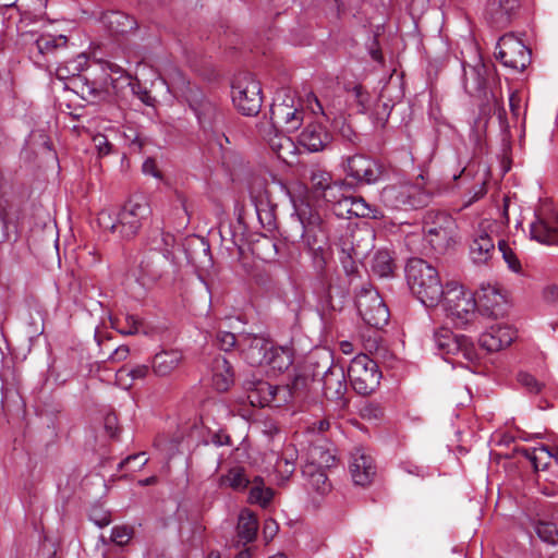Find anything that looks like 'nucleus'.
I'll use <instances>...</instances> for the list:
<instances>
[{
    "label": "nucleus",
    "mask_w": 558,
    "mask_h": 558,
    "mask_svg": "<svg viewBox=\"0 0 558 558\" xmlns=\"http://www.w3.org/2000/svg\"><path fill=\"white\" fill-rule=\"evenodd\" d=\"M348 376L357 393L368 395L379 386L381 373L374 360L366 354H360L351 361Z\"/></svg>",
    "instance_id": "nucleus-9"
},
{
    "label": "nucleus",
    "mask_w": 558,
    "mask_h": 558,
    "mask_svg": "<svg viewBox=\"0 0 558 558\" xmlns=\"http://www.w3.org/2000/svg\"><path fill=\"white\" fill-rule=\"evenodd\" d=\"M119 331L126 336L137 335L142 331L143 322L133 314H123L122 317L116 319Z\"/></svg>",
    "instance_id": "nucleus-43"
},
{
    "label": "nucleus",
    "mask_w": 558,
    "mask_h": 558,
    "mask_svg": "<svg viewBox=\"0 0 558 558\" xmlns=\"http://www.w3.org/2000/svg\"><path fill=\"white\" fill-rule=\"evenodd\" d=\"M296 457V448L293 445H288L284 447L281 456L277 458L275 471L278 474L280 481H288L294 473Z\"/></svg>",
    "instance_id": "nucleus-33"
},
{
    "label": "nucleus",
    "mask_w": 558,
    "mask_h": 558,
    "mask_svg": "<svg viewBox=\"0 0 558 558\" xmlns=\"http://www.w3.org/2000/svg\"><path fill=\"white\" fill-rule=\"evenodd\" d=\"M105 429L111 438H114L119 434L118 417L114 413H109L105 417Z\"/></svg>",
    "instance_id": "nucleus-62"
},
{
    "label": "nucleus",
    "mask_w": 558,
    "mask_h": 558,
    "mask_svg": "<svg viewBox=\"0 0 558 558\" xmlns=\"http://www.w3.org/2000/svg\"><path fill=\"white\" fill-rule=\"evenodd\" d=\"M248 400L253 405L266 407L274 401L276 387L264 380L250 381L246 384Z\"/></svg>",
    "instance_id": "nucleus-30"
},
{
    "label": "nucleus",
    "mask_w": 558,
    "mask_h": 558,
    "mask_svg": "<svg viewBox=\"0 0 558 558\" xmlns=\"http://www.w3.org/2000/svg\"><path fill=\"white\" fill-rule=\"evenodd\" d=\"M478 311L487 317L498 318L507 312V299L497 284L483 283L477 291Z\"/></svg>",
    "instance_id": "nucleus-19"
},
{
    "label": "nucleus",
    "mask_w": 558,
    "mask_h": 558,
    "mask_svg": "<svg viewBox=\"0 0 558 558\" xmlns=\"http://www.w3.org/2000/svg\"><path fill=\"white\" fill-rule=\"evenodd\" d=\"M183 354L179 350H163L155 354L151 363L153 372L160 377L169 376L182 363Z\"/></svg>",
    "instance_id": "nucleus-27"
},
{
    "label": "nucleus",
    "mask_w": 558,
    "mask_h": 558,
    "mask_svg": "<svg viewBox=\"0 0 558 558\" xmlns=\"http://www.w3.org/2000/svg\"><path fill=\"white\" fill-rule=\"evenodd\" d=\"M271 342L258 336L243 335L239 338V348L252 366H259L267 361V353Z\"/></svg>",
    "instance_id": "nucleus-21"
},
{
    "label": "nucleus",
    "mask_w": 558,
    "mask_h": 558,
    "mask_svg": "<svg viewBox=\"0 0 558 558\" xmlns=\"http://www.w3.org/2000/svg\"><path fill=\"white\" fill-rule=\"evenodd\" d=\"M335 244L340 247L339 259L345 277L353 280L357 272L356 259L360 258L361 252L357 247L352 245V242L349 239H339Z\"/></svg>",
    "instance_id": "nucleus-29"
},
{
    "label": "nucleus",
    "mask_w": 558,
    "mask_h": 558,
    "mask_svg": "<svg viewBox=\"0 0 558 558\" xmlns=\"http://www.w3.org/2000/svg\"><path fill=\"white\" fill-rule=\"evenodd\" d=\"M324 393L327 399L340 401L342 405L345 404L343 400L347 392L345 375L340 367H329L323 376Z\"/></svg>",
    "instance_id": "nucleus-24"
},
{
    "label": "nucleus",
    "mask_w": 558,
    "mask_h": 558,
    "mask_svg": "<svg viewBox=\"0 0 558 558\" xmlns=\"http://www.w3.org/2000/svg\"><path fill=\"white\" fill-rule=\"evenodd\" d=\"M150 367L145 364L135 365L132 368L122 367L118 371L119 379H122L123 376H128L131 380L144 379L149 373Z\"/></svg>",
    "instance_id": "nucleus-55"
},
{
    "label": "nucleus",
    "mask_w": 558,
    "mask_h": 558,
    "mask_svg": "<svg viewBox=\"0 0 558 558\" xmlns=\"http://www.w3.org/2000/svg\"><path fill=\"white\" fill-rule=\"evenodd\" d=\"M171 263L167 253H159L156 250L143 253L138 262L137 281L146 288L154 286L163 278L166 268Z\"/></svg>",
    "instance_id": "nucleus-15"
},
{
    "label": "nucleus",
    "mask_w": 558,
    "mask_h": 558,
    "mask_svg": "<svg viewBox=\"0 0 558 558\" xmlns=\"http://www.w3.org/2000/svg\"><path fill=\"white\" fill-rule=\"evenodd\" d=\"M542 295L547 303L558 304V284L546 286Z\"/></svg>",
    "instance_id": "nucleus-64"
},
{
    "label": "nucleus",
    "mask_w": 558,
    "mask_h": 558,
    "mask_svg": "<svg viewBox=\"0 0 558 558\" xmlns=\"http://www.w3.org/2000/svg\"><path fill=\"white\" fill-rule=\"evenodd\" d=\"M213 385L218 391H226L233 384L234 373L229 361L221 355L214 359L211 364Z\"/></svg>",
    "instance_id": "nucleus-28"
},
{
    "label": "nucleus",
    "mask_w": 558,
    "mask_h": 558,
    "mask_svg": "<svg viewBox=\"0 0 558 558\" xmlns=\"http://www.w3.org/2000/svg\"><path fill=\"white\" fill-rule=\"evenodd\" d=\"M300 223L302 227L301 238L312 254L313 264L316 269H324L327 266V246L335 241L333 220L324 218L318 211L308 208L300 210Z\"/></svg>",
    "instance_id": "nucleus-1"
},
{
    "label": "nucleus",
    "mask_w": 558,
    "mask_h": 558,
    "mask_svg": "<svg viewBox=\"0 0 558 558\" xmlns=\"http://www.w3.org/2000/svg\"><path fill=\"white\" fill-rule=\"evenodd\" d=\"M343 170L357 183L373 184L380 177L378 165L369 157L361 154L343 159Z\"/></svg>",
    "instance_id": "nucleus-18"
},
{
    "label": "nucleus",
    "mask_w": 558,
    "mask_h": 558,
    "mask_svg": "<svg viewBox=\"0 0 558 558\" xmlns=\"http://www.w3.org/2000/svg\"><path fill=\"white\" fill-rule=\"evenodd\" d=\"M316 270L318 271L320 296L325 299L331 308L337 307L333 303L335 300H338V305L341 306L353 280L348 277H341L338 274H329L326 266L323 270Z\"/></svg>",
    "instance_id": "nucleus-17"
},
{
    "label": "nucleus",
    "mask_w": 558,
    "mask_h": 558,
    "mask_svg": "<svg viewBox=\"0 0 558 558\" xmlns=\"http://www.w3.org/2000/svg\"><path fill=\"white\" fill-rule=\"evenodd\" d=\"M442 307L457 327L466 328L476 316V300L458 282H448L441 300Z\"/></svg>",
    "instance_id": "nucleus-3"
},
{
    "label": "nucleus",
    "mask_w": 558,
    "mask_h": 558,
    "mask_svg": "<svg viewBox=\"0 0 558 558\" xmlns=\"http://www.w3.org/2000/svg\"><path fill=\"white\" fill-rule=\"evenodd\" d=\"M151 214L148 201L144 196L130 198L122 209L117 214L119 233L123 238L134 236Z\"/></svg>",
    "instance_id": "nucleus-11"
},
{
    "label": "nucleus",
    "mask_w": 558,
    "mask_h": 558,
    "mask_svg": "<svg viewBox=\"0 0 558 558\" xmlns=\"http://www.w3.org/2000/svg\"><path fill=\"white\" fill-rule=\"evenodd\" d=\"M352 217L376 218V210L373 209L362 197L352 196L350 205Z\"/></svg>",
    "instance_id": "nucleus-51"
},
{
    "label": "nucleus",
    "mask_w": 558,
    "mask_h": 558,
    "mask_svg": "<svg viewBox=\"0 0 558 558\" xmlns=\"http://www.w3.org/2000/svg\"><path fill=\"white\" fill-rule=\"evenodd\" d=\"M463 87L470 95H480L486 88L487 66L477 59L474 64H462Z\"/></svg>",
    "instance_id": "nucleus-23"
},
{
    "label": "nucleus",
    "mask_w": 558,
    "mask_h": 558,
    "mask_svg": "<svg viewBox=\"0 0 558 558\" xmlns=\"http://www.w3.org/2000/svg\"><path fill=\"white\" fill-rule=\"evenodd\" d=\"M175 243V236L170 232L160 231L158 238L153 240V247L150 250H156L159 253H167L169 255V260L172 262V252L171 248Z\"/></svg>",
    "instance_id": "nucleus-48"
},
{
    "label": "nucleus",
    "mask_w": 558,
    "mask_h": 558,
    "mask_svg": "<svg viewBox=\"0 0 558 558\" xmlns=\"http://www.w3.org/2000/svg\"><path fill=\"white\" fill-rule=\"evenodd\" d=\"M349 100L357 107V111L361 113H366L369 109V95L361 85L349 90Z\"/></svg>",
    "instance_id": "nucleus-47"
},
{
    "label": "nucleus",
    "mask_w": 558,
    "mask_h": 558,
    "mask_svg": "<svg viewBox=\"0 0 558 558\" xmlns=\"http://www.w3.org/2000/svg\"><path fill=\"white\" fill-rule=\"evenodd\" d=\"M405 278L412 293L426 307L439 304L446 286L441 284L437 269L422 258H411L405 266Z\"/></svg>",
    "instance_id": "nucleus-2"
},
{
    "label": "nucleus",
    "mask_w": 558,
    "mask_h": 558,
    "mask_svg": "<svg viewBox=\"0 0 558 558\" xmlns=\"http://www.w3.org/2000/svg\"><path fill=\"white\" fill-rule=\"evenodd\" d=\"M84 58L78 56L76 61L59 64L56 69V76L60 81H65L70 77L76 76L82 71Z\"/></svg>",
    "instance_id": "nucleus-49"
},
{
    "label": "nucleus",
    "mask_w": 558,
    "mask_h": 558,
    "mask_svg": "<svg viewBox=\"0 0 558 558\" xmlns=\"http://www.w3.org/2000/svg\"><path fill=\"white\" fill-rule=\"evenodd\" d=\"M217 344L222 351H230L235 345L239 347V339L235 335L229 331H219L217 333Z\"/></svg>",
    "instance_id": "nucleus-57"
},
{
    "label": "nucleus",
    "mask_w": 558,
    "mask_h": 558,
    "mask_svg": "<svg viewBox=\"0 0 558 558\" xmlns=\"http://www.w3.org/2000/svg\"><path fill=\"white\" fill-rule=\"evenodd\" d=\"M102 19L109 32L114 35H124L136 28V21L123 12H108Z\"/></svg>",
    "instance_id": "nucleus-32"
},
{
    "label": "nucleus",
    "mask_w": 558,
    "mask_h": 558,
    "mask_svg": "<svg viewBox=\"0 0 558 558\" xmlns=\"http://www.w3.org/2000/svg\"><path fill=\"white\" fill-rule=\"evenodd\" d=\"M98 222L104 229L111 230L112 232H119L117 215L109 209H104L98 214Z\"/></svg>",
    "instance_id": "nucleus-56"
},
{
    "label": "nucleus",
    "mask_w": 558,
    "mask_h": 558,
    "mask_svg": "<svg viewBox=\"0 0 558 558\" xmlns=\"http://www.w3.org/2000/svg\"><path fill=\"white\" fill-rule=\"evenodd\" d=\"M395 262L389 251L379 250L372 257L371 269L374 275L384 278L393 274Z\"/></svg>",
    "instance_id": "nucleus-36"
},
{
    "label": "nucleus",
    "mask_w": 558,
    "mask_h": 558,
    "mask_svg": "<svg viewBox=\"0 0 558 558\" xmlns=\"http://www.w3.org/2000/svg\"><path fill=\"white\" fill-rule=\"evenodd\" d=\"M350 191V185L342 181H333L329 184L327 190H325V193L320 198L326 201L327 203H331L336 205L339 201H341L345 195H348V192Z\"/></svg>",
    "instance_id": "nucleus-44"
},
{
    "label": "nucleus",
    "mask_w": 558,
    "mask_h": 558,
    "mask_svg": "<svg viewBox=\"0 0 558 558\" xmlns=\"http://www.w3.org/2000/svg\"><path fill=\"white\" fill-rule=\"evenodd\" d=\"M7 182L0 175V243L10 239V218H9V203L5 196Z\"/></svg>",
    "instance_id": "nucleus-37"
},
{
    "label": "nucleus",
    "mask_w": 558,
    "mask_h": 558,
    "mask_svg": "<svg viewBox=\"0 0 558 558\" xmlns=\"http://www.w3.org/2000/svg\"><path fill=\"white\" fill-rule=\"evenodd\" d=\"M302 474L306 478L307 486L316 493L324 495L330 490V483L324 469H319L315 463H306L302 468Z\"/></svg>",
    "instance_id": "nucleus-31"
},
{
    "label": "nucleus",
    "mask_w": 558,
    "mask_h": 558,
    "mask_svg": "<svg viewBox=\"0 0 558 558\" xmlns=\"http://www.w3.org/2000/svg\"><path fill=\"white\" fill-rule=\"evenodd\" d=\"M232 101L244 116H256L263 102L260 83L250 73L236 76L232 83Z\"/></svg>",
    "instance_id": "nucleus-7"
},
{
    "label": "nucleus",
    "mask_w": 558,
    "mask_h": 558,
    "mask_svg": "<svg viewBox=\"0 0 558 558\" xmlns=\"http://www.w3.org/2000/svg\"><path fill=\"white\" fill-rule=\"evenodd\" d=\"M457 230L454 218L447 213L429 210L424 217V236L436 253H445L457 242Z\"/></svg>",
    "instance_id": "nucleus-5"
},
{
    "label": "nucleus",
    "mask_w": 558,
    "mask_h": 558,
    "mask_svg": "<svg viewBox=\"0 0 558 558\" xmlns=\"http://www.w3.org/2000/svg\"><path fill=\"white\" fill-rule=\"evenodd\" d=\"M355 304L367 325L379 329L388 324L389 310L377 290L363 287L356 295Z\"/></svg>",
    "instance_id": "nucleus-10"
},
{
    "label": "nucleus",
    "mask_w": 558,
    "mask_h": 558,
    "mask_svg": "<svg viewBox=\"0 0 558 558\" xmlns=\"http://www.w3.org/2000/svg\"><path fill=\"white\" fill-rule=\"evenodd\" d=\"M360 416L369 422H377L384 417V408L377 402L367 401L361 405Z\"/></svg>",
    "instance_id": "nucleus-50"
},
{
    "label": "nucleus",
    "mask_w": 558,
    "mask_h": 558,
    "mask_svg": "<svg viewBox=\"0 0 558 558\" xmlns=\"http://www.w3.org/2000/svg\"><path fill=\"white\" fill-rule=\"evenodd\" d=\"M351 203L352 196L345 195L341 201H339L336 205H333V213L337 217L350 219L352 218L351 214Z\"/></svg>",
    "instance_id": "nucleus-60"
},
{
    "label": "nucleus",
    "mask_w": 558,
    "mask_h": 558,
    "mask_svg": "<svg viewBox=\"0 0 558 558\" xmlns=\"http://www.w3.org/2000/svg\"><path fill=\"white\" fill-rule=\"evenodd\" d=\"M82 90L84 97L92 102L108 101L111 96L108 81L101 76L93 81L86 80Z\"/></svg>",
    "instance_id": "nucleus-34"
},
{
    "label": "nucleus",
    "mask_w": 558,
    "mask_h": 558,
    "mask_svg": "<svg viewBox=\"0 0 558 558\" xmlns=\"http://www.w3.org/2000/svg\"><path fill=\"white\" fill-rule=\"evenodd\" d=\"M496 58L507 68L523 71L531 62V50L512 34H506L497 43Z\"/></svg>",
    "instance_id": "nucleus-13"
},
{
    "label": "nucleus",
    "mask_w": 558,
    "mask_h": 558,
    "mask_svg": "<svg viewBox=\"0 0 558 558\" xmlns=\"http://www.w3.org/2000/svg\"><path fill=\"white\" fill-rule=\"evenodd\" d=\"M313 381V378L305 373L295 375L291 389L294 395H300L306 391L310 387V384Z\"/></svg>",
    "instance_id": "nucleus-59"
},
{
    "label": "nucleus",
    "mask_w": 558,
    "mask_h": 558,
    "mask_svg": "<svg viewBox=\"0 0 558 558\" xmlns=\"http://www.w3.org/2000/svg\"><path fill=\"white\" fill-rule=\"evenodd\" d=\"M271 148L275 150L279 159L287 161L288 155H293L294 144L288 137L278 136L271 142Z\"/></svg>",
    "instance_id": "nucleus-52"
},
{
    "label": "nucleus",
    "mask_w": 558,
    "mask_h": 558,
    "mask_svg": "<svg viewBox=\"0 0 558 558\" xmlns=\"http://www.w3.org/2000/svg\"><path fill=\"white\" fill-rule=\"evenodd\" d=\"M527 458L536 471L547 470L554 460V450H549L546 446H541L531 453H527Z\"/></svg>",
    "instance_id": "nucleus-42"
},
{
    "label": "nucleus",
    "mask_w": 558,
    "mask_h": 558,
    "mask_svg": "<svg viewBox=\"0 0 558 558\" xmlns=\"http://www.w3.org/2000/svg\"><path fill=\"white\" fill-rule=\"evenodd\" d=\"M391 110H392L391 105H389L388 102L381 101V100H377L374 104L373 109L371 111V119H372L373 124L376 128H380V129L385 128V125L390 117Z\"/></svg>",
    "instance_id": "nucleus-45"
},
{
    "label": "nucleus",
    "mask_w": 558,
    "mask_h": 558,
    "mask_svg": "<svg viewBox=\"0 0 558 558\" xmlns=\"http://www.w3.org/2000/svg\"><path fill=\"white\" fill-rule=\"evenodd\" d=\"M433 339L438 354L446 360L449 356H457L458 363H461L459 357L470 363L478 360L474 344L464 335H454L450 329L441 327L435 330Z\"/></svg>",
    "instance_id": "nucleus-8"
},
{
    "label": "nucleus",
    "mask_w": 558,
    "mask_h": 558,
    "mask_svg": "<svg viewBox=\"0 0 558 558\" xmlns=\"http://www.w3.org/2000/svg\"><path fill=\"white\" fill-rule=\"evenodd\" d=\"M270 119L275 126L281 128L287 132L296 131L303 120L304 112L295 105L293 97L289 92L284 93V98L277 95L270 108Z\"/></svg>",
    "instance_id": "nucleus-14"
},
{
    "label": "nucleus",
    "mask_w": 558,
    "mask_h": 558,
    "mask_svg": "<svg viewBox=\"0 0 558 558\" xmlns=\"http://www.w3.org/2000/svg\"><path fill=\"white\" fill-rule=\"evenodd\" d=\"M518 383L529 393H538L544 387L543 383L538 381L533 375L525 372H520L518 374Z\"/></svg>",
    "instance_id": "nucleus-54"
},
{
    "label": "nucleus",
    "mask_w": 558,
    "mask_h": 558,
    "mask_svg": "<svg viewBox=\"0 0 558 558\" xmlns=\"http://www.w3.org/2000/svg\"><path fill=\"white\" fill-rule=\"evenodd\" d=\"M498 229L496 221L483 220L474 232L470 244V256L475 264H484L495 250L494 233Z\"/></svg>",
    "instance_id": "nucleus-16"
},
{
    "label": "nucleus",
    "mask_w": 558,
    "mask_h": 558,
    "mask_svg": "<svg viewBox=\"0 0 558 558\" xmlns=\"http://www.w3.org/2000/svg\"><path fill=\"white\" fill-rule=\"evenodd\" d=\"M68 38L63 35L52 36V35H41L35 41V46L38 50V53L46 56L52 53L59 48H64L66 46Z\"/></svg>",
    "instance_id": "nucleus-40"
},
{
    "label": "nucleus",
    "mask_w": 558,
    "mask_h": 558,
    "mask_svg": "<svg viewBox=\"0 0 558 558\" xmlns=\"http://www.w3.org/2000/svg\"><path fill=\"white\" fill-rule=\"evenodd\" d=\"M174 198H175V202L180 205L181 211H182V214L184 216V220L181 221L180 225L181 226H185L190 221V219H189V210H187V206H186L187 198H186L185 194L182 191H179V190L174 191Z\"/></svg>",
    "instance_id": "nucleus-63"
},
{
    "label": "nucleus",
    "mask_w": 558,
    "mask_h": 558,
    "mask_svg": "<svg viewBox=\"0 0 558 558\" xmlns=\"http://www.w3.org/2000/svg\"><path fill=\"white\" fill-rule=\"evenodd\" d=\"M132 531L126 526H114L111 531V541L117 545L123 546L130 542Z\"/></svg>",
    "instance_id": "nucleus-58"
},
{
    "label": "nucleus",
    "mask_w": 558,
    "mask_h": 558,
    "mask_svg": "<svg viewBox=\"0 0 558 558\" xmlns=\"http://www.w3.org/2000/svg\"><path fill=\"white\" fill-rule=\"evenodd\" d=\"M104 74L101 75L102 78H107L108 84L112 83L111 74H120L122 75L123 70L120 65L111 63V62H101L99 63Z\"/></svg>",
    "instance_id": "nucleus-61"
},
{
    "label": "nucleus",
    "mask_w": 558,
    "mask_h": 558,
    "mask_svg": "<svg viewBox=\"0 0 558 558\" xmlns=\"http://www.w3.org/2000/svg\"><path fill=\"white\" fill-rule=\"evenodd\" d=\"M519 7V0H488L486 14L494 25L504 27L509 24Z\"/></svg>",
    "instance_id": "nucleus-26"
},
{
    "label": "nucleus",
    "mask_w": 558,
    "mask_h": 558,
    "mask_svg": "<svg viewBox=\"0 0 558 558\" xmlns=\"http://www.w3.org/2000/svg\"><path fill=\"white\" fill-rule=\"evenodd\" d=\"M238 535L245 543L252 542L257 533L258 523L255 515L248 511L241 512L238 522Z\"/></svg>",
    "instance_id": "nucleus-38"
},
{
    "label": "nucleus",
    "mask_w": 558,
    "mask_h": 558,
    "mask_svg": "<svg viewBox=\"0 0 558 558\" xmlns=\"http://www.w3.org/2000/svg\"><path fill=\"white\" fill-rule=\"evenodd\" d=\"M331 142V135L320 123H308L299 135V143L308 151L323 150Z\"/></svg>",
    "instance_id": "nucleus-25"
},
{
    "label": "nucleus",
    "mask_w": 558,
    "mask_h": 558,
    "mask_svg": "<svg viewBox=\"0 0 558 558\" xmlns=\"http://www.w3.org/2000/svg\"><path fill=\"white\" fill-rule=\"evenodd\" d=\"M515 331L510 326L494 325L480 336L478 343L487 352H497L510 345Z\"/></svg>",
    "instance_id": "nucleus-22"
},
{
    "label": "nucleus",
    "mask_w": 558,
    "mask_h": 558,
    "mask_svg": "<svg viewBox=\"0 0 558 558\" xmlns=\"http://www.w3.org/2000/svg\"><path fill=\"white\" fill-rule=\"evenodd\" d=\"M530 234L541 244H558V209L549 203L542 204L530 225Z\"/></svg>",
    "instance_id": "nucleus-12"
},
{
    "label": "nucleus",
    "mask_w": 558,
    "mask_h": 558,
    "mask_svg": "<svg viewBox=\"0 0 558 558\" xmlns=\"http://www.w3.org/2000/svg\"><path fill=\"white\" fill-rule=\"evenodd\" d=\"M498 248L501 252L502 257L507 263L508 267L512 271L518 272L521 269V264L514 252L509 246V244L505 240L498 239Z\"/></svg>",
    "instance_id": "nucleus-53"
},
{
    "label": "nucleus",
    "mask_w": 558,
    "mask_h": 558,
    "mask_svg": "<svg viewBox=\"0 0 558 558\" xmlns=\"http://www.w3.org/2000/svg\"><path fill=\"white\" fill-rule=\"evenodd\" d=\"M349 470L354 484L360 486L371 484L376 474L374 460L363 448H355L351 452Z\"/></svg>",
    "instance_id": "nucleus-20"
},
{
    "label": "nucleus",
    "mask_w": 558,
    "mask_h": 558,
    "mask_svg": "<svg viewBox=\"0 0 558 558\" xmlns=\"http://www.w3.org/2000/svg\"><path fill=\"white\" fill-rule=\"evenodd\" d=\"M380 198L391 208L418 209L428 205L432 195L418 184L400 183L386 186Z\"/></svg>",
    "instance_id": "nucleus-6"
},
{
    "label": "nucleus",
    "mask_w": 558,
    "mask_h": 558,
    "mask_svg": "<svg viewBox=\"0 0 558 558\" xmlns=\"http://www.w3.org/2000/svg\"><path fill=\"white\" fill-rule=\"evenodd\" d=\"M307 463H315L319 469L331 468L336 463L335 454L327 448L322 446H313L308 450Z\"/></svg>",
    "instance_id": "nucleus-41"
},
{
    "label": "nucleus",
    "mask_w": 558,
    "mask_h": 558,
    "mask_svg": "<svg viewBox=\"0 0 558 558\" xmlns=\"http://www.w3.org/2000/svg\"><path fill=\"white\" fill-rule=\"evenodd\" d=\"M332 182L331 173L323 169H313L310 174V185L313 195L320 198Z\"/></svg>",
    "instance_id": "nucleus-39"
},
{
    "label": "nucleus",
    "mask_w": 558,
    "mask_h": 558,
    "mask_svg": "<svg viewBox=\"0 0 558 558\" xmlns=\"http://www.w3.org/2000/svg\"><path fill=\"white\" fill-rule=\"evenodd\" d=\"M535 532L543 542L550 545L558 544V530L554 523L538 521L535 525Z\"/></svg>",
    "instance_id": "nucleus-46"
},
{
    "label": "nucleus",
    "mask_w": 558,
    "mask_h": 558,
    "mask_svg": "<svg viewBox=\"0 0 558 558\" xmlns=\"http://www.w3.org/2000/svg\"><path fill=\"white\" fill-rule=\"evenodd\" d=\"M293 363V355L289 348L275 347L272 343L267 353V361L264 364L279 372L288 369Z\"/></svg>",
    "instance_id": "nucleus-35"
},
{
    "label": "nucleus",
    "mask_w": 558,
    "mask_h": 558,
    "mask_svg": "<svg viewBox=\"0 0 558 558\" xmlns=\"http://www.w3.org/2000/svg\"><path fill=\"white\" fill-rule=\"evenodd\" d=\"M219 487H228L235 492L250 488L248 501L267 507L274 498V490L266 487L260 476L251 477L244 466L234 465L219 477Z\"/></svg>",
    "instance_id": "nucleus-4"
}]
</instances>
